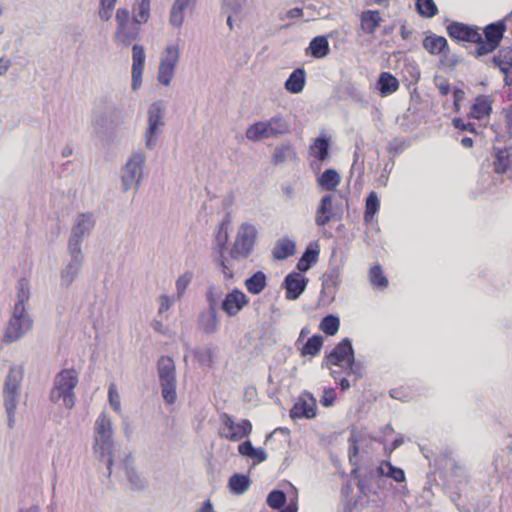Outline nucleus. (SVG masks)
I'll return each mask as SVG.
<instances>
[{"label":"nucleus","instance_id":"1","mask_svg":"<svg viewBox=\"0 0 512 512\" xmlns=\"http://www.w3.org/2000/svg\"><path fill=\"white\" fill-rule=\"evenodd\" d=\"M78 384V373L74 369H63L54 378L53 388L50 391V400L53 403L63 402V406L72 409L76 396L74 389Z\"/></svg>","mask_w":512,"mask_h":512},{"label":"nucleus","instance_id":"2","mask_svg":"<svg viewBox=\"0 0 512 512\" xmlns=\"http://www.w3.org/2000/svg\"><path fill=\"white\" fill-rule=\"evenodd\" d=\"M113 446V429L111 419L105 412H102L94 423V453L97 457L103 459L107 458L108 475L111 474V467L113 460L111 457V450Z\"/></svg>","mask_w":512,"mask_h":512},{"label":"nucleus","instance_id":"3","mask_svg":"<svg viewBox=\"0 0 512 512\" xmlns=\"http://www.w3.org/2000/svg\"><path fill=\"white\" fill-rule=\"evenodd\" d=\"M290 131V123L282 114H276L268 120H262L250 125L246 130V138L258 142L268 138H278Z\"/></svg>","mask_w":512,"mask_h":512},{"label":"nucleus","instance_id":"4","mask_svg":"<svg viewBox=\"0 0 512 512\" xmlns=\"http://www.w3.org/2000/svg\"><path fill=\"white\" fill-rule=\"evenodd\" d=\"M157 372L163 400L166 404H174L177 398V381L173 359L169 356H161L157 362Z\"/></svg>","mask_w":512,"mask_h":512},{"label":"nucleus","instance_id":"5","mask_svg":"<svg viewBox=\"0 0 512 512\" xmlns=\"http://www.w3.org/2000/svg\"><path fill=\"white\" fill-rule=\"evenodd\" d=\"M145 159V154L137 151L126 162L121 172V189L123 192L134 189L136 194L138 191L143 176Z\"/></svg>","mask_w":512,"mask_h":512},{"label":"nucleus","instance_id":"6","mask_svg":"<svg viewBox=\"0 0 512 512\" xmlns=\"http://www.w3.org/2000/svg\"><path fill=\"white\" fill-rule=\"evenodd\" d=\"M33 327V320L26 308L14 307L3 336L4 343H13L23 338Z\"/></svg>","mask_w":512,"mask_h":512},{"label":"nucleus","instance_id":"7","mask_svg":"<svg viewBox=\"0 0 512 512\" xmlns=\"http://www.w3.org/2000/svg\"><path fill=\"white\" fill-rule=\"evenodd\" d=\"M257 240V229L250 223H243L238 229L230 250L233 259H246L253 251Z\"/></svg>","mask_w":512,"mask_h":512},{"label":"nucleus","instance_id":"8","mask_svg":"<svg viewBox=\"0 0 512 512\" xmlns=\"http://www.w3.org/2000/svg\"><path fill=\"white\" fill-rule=\"evenodd\" d=\"M164 108L160 101L153 102L147 113V127L144 132L145 146L153 149L156 146L158 136L164 127Z\"/></svg>","mask_w":512,"mask_h":512},{"label":"nucleus","instance_id":"9","mask_svg":"<svg viewBox=\"0 0 512 512\" xmlns=\"http://www.w3.org/2000/svg\"><path fill=\"white\" fill-rule=\"evenodd\" d=\"M23 374V368L20 366H12L10 368L3 387L5 410H16L20 397Z\"/></svg>","mask_w":512,"mask_h":512},{"label":"nucleus","instance_id":"10","mask_svg":"<svg viewBox=\"0 0 512 512\" xmlns=\"http://www.w3.org/2000/svg\"><path fill=\"white\" fill-rule=\"evenodd\" d=\"M221 428L219 435L232 442H238L252 432V424L248 419L235 422L233 416L228 413L220 414Z\"/></svg>","mask_w":512,"mask_h":512},{"label":"nucleus","instance_id":"11","mask_svg":"<svg viewBox=\"0 0 512 512\" xmlns=\"http://www.w3.org/2000/svg\"><path fill=\"white\" fill-rule=\"evenodd\" d=\"M67 254L69 259L60 270V286L65 289L78 278L85 261L82 249L67 247Z\"/></svg>","mask_w":512,"mask_h":512},{"label":"nucleus","instance_id":"12","mask_svg":"<svg viewBox=\"0 0 512 512\" xmlns=\"http://www.w3.org/2000/svg\"><path fill=\"white\" fill-rule=\"evenodd\" d=\"M95 217L91 212L80 213L76 216L71 228L67 247L82 249V242L88 237L95 227Z\"/></svg>","mask_w":512,"mask_h":512},{"label":"nucleus","instance_id":"13","mask_svg":"<svg viewBox=\"0 0 512 512\" xmlns=\"http://www.w3.org/2000/svg\"><path fill=\"white\" fill-rule=\"evenodd\" d=\"M180 50L176 45H167L161 53L160 64L157 73V81L168 86L175 74L179 61Z\"/></svg>","mask_w":512,"mask_h":512},{"label":"nucleus","instance_id":"14","mask_svg":"<svg viewBox=\"0 0 512 512\" xmlns=\"http://www.w3.org/2000/svg\"><path fill=\"white\" fill-rule=\"evenodd\" d=\"M344 361L348 363V369L353 370L355 357L354 349L349 338H344L325 356L322 367L329 368L331 365L342 366V362Z\"/></svg>","mask_w":512,"mask_h":512},{"label":"nucleus","instance_id":"15","mask_svg":"<svg viewBox=\"0 0 512 512\" xmlns=\"http://www.w3.org/2000/svg\"><path fill=\"white\" fill-rule=\"evenodd\" d=\"M248 303V297L241 290L235 288L224 296L220 308L228 317H234Z\"/></svg>","mask_w":512,"mask_h":512},{"label":"nucleus","instance_id":"16","mask_svg":"<svg viewBox=\"0 0 512 512\" xmlns=\"http://www.w3.org/2000/svg\"><path fill=\"white\" fill-rule=\"evenodd\" d=\"M140 26L141 24L134 22L133 18L123 26H116L113 35L114 42L123 47H128L133 41L139 38L141 32Z\"/></svg>","mask_w":512,"mask_h":512},{"label":"nucleus","instance_id":"17","mask_svg":"<svg viewBox=\"0 0 512 512\" xmlns=\"http://www.w3.org/2000/svg\"><path fill=\"white\" fill-rule=\"evenodd\" d=\"M316 411V399L309 392H305L290 410V417L312 419L316 416Z\"/></svg>","mask_w":512,"mask_h":512},{"label":"nucleus","instance_id":"18","mask_svg":"<svg viewBox=\"0 0 512 512\" xmlns=\"http://www.w3.org/2000/svg\"><path fill=\"white\" fill-rule=\"evenodd\" d=\"M447 33L450 38L458 41L473 42L479 41L480 39L478 27L460 22H452L449 24L447 26Z\"/></svg>","mask_w":512,"mask_h":512},{"label":"nucleus","instance_id":"19","mask_svg":"<svg viewBox=\"0 0 512 512\" xmlns=\"http://www.w3.org/2000/svg\"><path fill=\"white\" fill-rule=\"evenodd\" d=\"M308 279L298 272L288 274L283 282L286 290V298L289 300H296L305 291Z\"/></svg>","mask_w":512,"mask_h":512},{"label":"nucleus","instance_id":"20","mask_svg":"<svg viewBox=\"0 0 512 512\" xmlns=\"http://www.w3.org/2000/svg\"><path fill=\"white\" fill-rule=\"evenodd\" d=\"M219 315L218 310L206 308L198 317V328L206 335H212L218 331Z\"/></svg>","mask_w":512,"mask_h":512},{"label":"nucleus","instance_id":"21","mask_svg":"<svg viewBox=\"0 0 512 512\" xmlns=\"http://www.w3.org/2000/svg\"><path fill=\"white\" fill-rule=\"evenodd\" d=\"M333 218V196L331 194H326L321 198L316 209L315 223L319 227H324Z\"/></svg>","mask_w":512,"mask_h":512},{"label":"nucleus","instance_id":"22","mask_svg":"<svg viewBox=\"0 0 512 512\" xmlns=\"http://www.w3.org/2000/svg\"><path fill=\"white\" fill-rule=\"evenodd\" d=\"M297 160V153L289 142L276 146L271 157V163L275 166L282 165L288 161L296 162Z\"/></svg>","mask_w":512,"mask_h":512},{"label":"nucleus","instance_id":"23","mask_svg":"<svg viewBox=\"0 0 512 512\" xmlns=\"http://www.w3.org/2000/svg\"><path fill=\"white\" fill-rule=\"evenodd\" d=\"M195 6L183 0H174L169 14V23L174 28H180L185 20V11L193 10Z\"/></svg>","mask_w":512,"mask_h":512},{"label":"nucleus","instance_id":"24","mask_svg":"<svg viewBox=\"0 0 512 512\" xmlns=\"http://www.w3.org/2000/svg\"><path fill=\"white\" fill-rule=\"evenodd\" d=\"M320 248L317 242L310 244L302 254L297 263V269L300 272L308 271L314 264L317 263L319 258Z\"/></svg>","mask_w":512,"mask_h":512},{"label":"nucleus","instance_id":"25","mask_svg":"<svg viewBox=\"0 0 512 512\" xmlns=\"http://www.w3.org/2000/svg\"><path fill=\"white\" fill-rule=\"evenodd\" d=\"M381 22L382 18L380 17V13L377 10L363 11L360 15L361 30L365 34H373Z\"/></svg>","mask_w":512,"mask_h":512},{"label":"nucleus","instance_id":"26","mask_svg":"<svg viewBox=\"0 0 512 512\" xmlns=\"http://www.w3.org/2000/svg\"><path fill=\"white\" fill-rule=\"evenodd\" d=\"M505 31H506V25H505L504 21L500 20V21L491 23L484 28L485 41L487 43L492 44L495 47H498L503 38Z\"/></svg>","mask_w":512,"mask_h":512},{"label":"nucleus","instance_id":"27","mask_svg":"<svg viewBox=\"0 0 512 512\" xmlns=\"http://www.w3.org/2000/svg\"><path fill=\"white\" fill-rule=\"evenodd\" d=\"M491 100L488 96L480 95L476 97L475 102L470 108L469 116L475 119H483L488 116L492 110Z\"/></svg>","mask_w":512,"mask_h":512},{"label":"nucleus","instance_id":"28","mask_svg":"<svg viewBox=\"0 0 512 512\" xmlns=\"http://www.w3.org/2000/svg\"><path fill=\"white\" fill-rule=\"evenodd\" d=\"M305 81V70L297 68L289 75L288 79L285 81L284 87L288 92L298 94L303 90Z\"/></svg>","mask_w":512,"mask_h":512},{"label":"nucleus","instance_id":"29","mask_svg":"<svg viewBox=\"0 0 512 512\" xmlns=\"http://www.w3.org/2000/svg\"><path fill=\"white\" fill-rule=\"evenodd\" d=\"M296 244L293 240L282 238L278 240L273 248L272 255L276 260H285L295 254Z\"/></svg>","mask_w":512,"mask_h":512},{"label":"nucleus","instance_id":"30","mask_svg":"<svg viewBox=\"0 0 512 512\" xmlns=\"http://www.w3.org/2000/svg\"><path fill=\"white\" fill-rule=\"evenodd\" d=\"M492 62L501 73H512V48L502 47L499 49L497 55L492 58Z\"/></svg>","mask_w":512,"mask_h":512},{"label":"nucleus","instance_id":"31","mask_svg":"<svg viewBox=\"0 0 512 512\" xmlns=\"http://www.w3.org/2000/svg\"><path fill=\"white\" fill-rule=\"evenodd\" d=\"M127 481L134 490H141L145 487V480L135 471L131 464L130 456L121 463Z\"/></svg>","mask_w":512,"mask_h":512},{"label":"nucleus","instance_id":"32","mask_svg":"<svg viewBox=\"0 0 512 512\" xmlns=\"http://www.w3.org/2000/svg\"><path fill=\"white\" fill-rule=\"evenodd\" d=\"M423 47L432 55L448 51L447 40L442 36L430 35L423 40Z\"/></svg>","mask_w":512,"mask_h":512},{"label":"nucleus","instance_id":"33","mask_svg":"<svg viewBox=\"0 0 512 512\" xmlns=\"http://www.w3.org/2000/svg\"><path fill=\"white\" fill-rule=\"evenodd\" d=\"M377 84L381 96L390 95L399 88L398 80L390 72H382L379 75Z\"/></svg>","mask_w":512,"mask_h":512},{"label":"nucleus","instance_id":"34","mask_svg":"<svg viewBox=\"0 0 512 512\" xmlns=\"http://www.w3.org/2000/svg\"><path fill=\"white\" fill-rule=\"evenodd\" d=\"M308 51L314 58L321 59L326 57L330 52L326 36L319 35L314 37L309 44Z\"/></svg>","mask_w":512,"mask_h":512},{"label":"nucleus","instance_id":"35","mask_svg":"<svg viewBox=\"0 0 512 512\" xmlns=\"http://www.w3.org/2000/svg\"><path fill=\"white\" fill-rule=\"evenodd\" d=\"M251 480L248 475L235 473L228 481V487L236 495L244 494L250 487Z\"/></svg>","mask_w":512,"mask_h":512},{"label":"nucleus","instance_id":"36","mask_svg":"<svg viewBox=\"0 0 512 512\" xmlns=\"http://www.w3.org/2000/svg\"><path fill=\"white\" fill-rule=\"evenodd\" d=\"M323 190H335L341 182V177L335 169H326L317 180Z\"/></svg>","mask_w":512,"mask_h":512},{"label":"nucleus","instance_id":"37","mask_svg":"<svg viewBox=\"0 0 512 512\" xmlns=\"http://www.w3.org/2000/svg\"><path fill=\"white\" fill-rule=\"evenodd\" d=\"M379 476H386L396 482H404L406 480L403 469L393 466L389 461H382L377 468Z\"/></svg>","mask_w":512,"mask_h":512},{"label":"nucleus","instance_id":"38","mask_svg":"<svg viewBox=\"0 0 512 512\" xmlns=\"http://www.w3.org/2000/svg\"><path fill=\"white\" fill-rule=\"evenodd\" d=\"M132 18L136 23L145 24L150 18V0H135Z\"/></svg>","mask_w":512,"mask_h":512},{"label":"nucleus","instance_id":"39","mask_svg":"<svg viewBox=\"0 0 512 512\" xmlns=\"http://www.w3.org/2000/svg\"><path fill=\"white\" fill-rule=\"evenodd\" d=\"M245 287L251 294H260L266 287V275L262 271H257L245 280Z\"/></svg>","mask_w":512,"mask_h":512},{"label":"nucleus","instance_id":"40","mask_svg":"<svg viewBox=\"0 0 512 512\" xmlns=\"http://www.w3.org/2000/svg\"><path fill=\"white\" fill-rule=\"evenodd\" d=\"M323 344V337L321 335H313L302 346L300 352L302 356L315 357L319 354Z\"/></svg>","mask_w":512,"mask_h":512},{"label":"nucleus","instance_id":"41","mask_svg":"<svg viewBox=\"0 0 512 512\" xmlns=\"http://www.w3.org/2000/svg\"><path fill=\"white\" fill-rule=\"evenodd\" d=\"M380 200L376 192L371 191L365 201L364 221L370 222L379 211Z\"/></svg>","mask_w":512,"mask_h":512},{"label":"nucleus","instance_id":"42","mask_svg":"<svg viewBox=\"0 0 512 512\" xmlns=\"http://www.w3.org/2000/svg\"><path fill=\"white\" fill-rule=\"evenodd\" d=\"M329 147V139L324 136H319L314 140L311 149L313 150L314 156L319 161H325L329 155Z\"/></svg>","mask_w":512,"mask_h":512},{"label":"nucleus","instance_id":"43","mask_svg":"<svg viewBox=\"0 0 512 512\" xmlns=\"http://www.w3.org/2000/svg\"><path fill=\"white\" fill-rule=\"evenodd\" d=\"M205 299L207 302V308L218 310L219 304L223 300V290L221 287L211 285L208 287L205 293Z\"/></svg>","mask_w":512,"mask_h":512},{"label":"nucleus","instance_id":"44","mask_svg":"<svg viewBox=\"0 0 512 512\" xmlns=\"http://www.w3.org/2000/svg\"><path fill=\"white\" fill-rule=\"evenodd\" d=\"M17 301L14 307L26 308L25 303L30 299L29 282L25 278H21L17 282Z\"/></svg>","mask_w":512,"mask_h":512},{"label":"nucleus","instance_id":"45","mask_svg":"<svg viewBox=\"0 0 512 512\" xmlns=\"http://www.w3.org/2000/svg\"><path fill=\"white\" fill-rule=\"evenodd\" d=\"M369 280L374 288L384 289L388 286V279L383 274L380 265H373L369 271Z\"/></svg>","mask_w":512,"mask_h":512},{"label":"nucleus","instance_id":"46","mask_svg":"<svg viewBox=\"0 0 512 512\" xmlns=\"http://www.w3.org/2000/svg\"><path fill=\"white\" fill-rule=\"evenodd\" d=\"M340 327V320L338 316L329 314L325 316L319 325L320 330L329 336L335 335Z\"/></svg>","mask_w":512,"mask_h":512},{"label":"nucleus","instance_id":"47","mask_svg":"<svg viewBox=\"0 0 512 512\" xmlns=\"http://www.w3.org/2000/svg\"><path fill=\"white\" fill-rule=\"evenodd\" d=\"M415 7L418 14L424 18H432L438 13L437 6L433 0H417Z\"/></svg>","mask_w":512,"mask_h":512},{"label":"nucleus","instance_id":"48","mask_svg":"<svg viewBox=\"0 0 512 512\" xmlns=\"http://www.w3.org/2000/svg\"><path fill=\"white\" fill-rule=\"evenodd\" d=\"M266 502L270 508L278 510L286 503V494L282 490H272L268 494Z\"/></svg>","mask_w":512,"mask_h":512},{"label":"nucleus","instance_id":"49","mask_svg":"<svg viewBox=\"0 0 512 512\" xmlns=\"http://www.w3.org/2000/svg\"><path fill=\"white\" fill-rule=\"evenodd\" d=\"M132 59V70L143 71L146 59L143 46L135 44L132 47Z\"/></svg>","mask_w":512,"mask_h":512},{"label":"nucleus","instance_id":"50","mask_svg":"<svg viewBox=\"0 0 512 512\" xmlns=\"http://www.w3.org/2000/svg\"><path fill=\"white\" fill-rule=\"evenodd\" d=\"M192 280L193 273L191 271H186L178 277L176 280V295L178 298H181L184 295Z\"/></svg>","mask_w":512,"mask_h":512},{"label":"nucleus","instance_id":"51","mask_svg":"<svg viewBox=\"0 0 512 512\" xmlns=\"http://www.w3.org/2000/svg\"><path fill=\"white\" fill-rule=\"evenodd\" d=\"M215 264L221 270L226 279L233 277V272L229 261L225 258L223 251H218V255L215 257Z\"/></svg>","mask_w":512,"mask_h":512},{"label":"nucleus","instance_id":"52","mask_svg":"<svg viewBox=\"0 0 512 512\" xmlns=\"http://www.w3.org/2000/svg\"><path fill=\"white\" fill-rule=\"evenodd\" d=\"M221 2L222 10L225 13H232L234 15H238L241 13L246 0H221Z\"/></svg>","mask_w":512,"mask_h":512},{"label":"nucleus","instance_id":"53","mask_svg":"<svg viewBox=\"0 0 512 512\" xmlns=\"http://www.w3.org/2000/svg\"><path fill=\"white\" fill-rule=\"evenodd\" d=\"M472 43H476V48L475 50L472 52V54L475 56V57H481V56H484V55H487V54H490L492 53L497 47L493 46L492 44L490 43H487L482 35L480 34V39L479 41H473Z\"/></svg>","mask_w":512,"mask_h":512},{"label":"nucleus","instance_id":"54","mask_svg":"<svg viewBox=\"0 0 512 512\" xmlns=\"http://www.w3.org/2000/svg\"><path fill=\"white\" fill-rule=\"evenodd\" d=\"M108 398L111 407L113 410L117 413L121 412V405H120V396L117 392L116 386L114 384H111L108 389Z\"/></svg>","mask_w":512,"mask_h":512},{"label":"nucleus","instance_id":"55","mask_svg":"<svg viewBox=\"0 0 512 512\" xmlns=\"http://www.w3.org/2000/svg\"><path fill=\"white\" fill-rule=\"evenodd\" d=\"M194 357L203 366H209L212 362V353L208 348L195 350Z\"/></svg>","mask_w":512,"mask_h":512},{"label":"nucleus","instance_id":"56","mask_svg":"<svg viewBox=\"0 0 512 512\" xmlns=\"http://www.w3.org/2000/svg\"><path fill=\"white\" fill-rule=\"evenodd\" d=\"M116 4L114 3H108V2H101L100 1V8L98 11V15L101 20L108 21L112 17V11L114 9Z\"/></svg>","mask_w":512,"mask_h":512},{"label":"nucleus","instance_id":"57","mask_svg":"<svg viewBox=\"0 0 512 512\" xmlns=\"http://www.w3.org/2000/svg\"><path fill=\"white\" fill-rule=\"evenodd\" d=\"M442 461H445V466L451 465L455 475H457L458 471L463 470V467L452 457V452L450 450H445L442 453Z\"/></svg>","mask_w":512,"mask_h":512},{"label":"nucleus","instance_id":"58","mask_svg":"<svg viewBox=\"0 0 512 512\" xmlns=\"http://www.w3.org/2000/svg\"><path fill=\"white\" fill-rule=\"evenodd\" d=\"M132 20L130 11L126 8H118L115 15L116 26H123Z\"/></svg>","mask_w":512,"mask_h":512},{"label":"nucleus","instance_id":"59","mask_svg":"<svg viewBox=\"0 0 512 512\" xmlns=\"http://www.w3.org/2000/svg\"><path fill=\"white\" fill-rule=\"evenodd\" d=\"M216 242L219 246V251H223L228 242V232L227 228L224 227V223L220 225L219 231L216 234Z\"/></svg>","mask_w":512,"mask_h":512},{"label":"nucleus","instance_id":"60","mask_svg":"<svg viewBox=\"0 0 512 512\" xmlns=\"http://www.w3.org/2000/svg\"><path fill=\"white\" fill-rule=\"evenodd\" d=\"M336 398L335 391L333 389H325L320 399V403L324 407H330Z\"/></svg>","mask_w":512,"mask_h":512},{"label":"nucleus","instance_id":"61","mask_svg":"<svg viewBox=\"0 0 512 512\" xmlns=\"http://www.w3.org/2000/svg\"><path fill=\"white\" fill-rule=\"evenodd\" d=\"M453 125L456 129L462 130V131H469L471 133H475V126L474 124L470 122H464L461 118H454L453 119Z\"/></svg>","mask_w":512,"mask_h":512},{"label":"nucleus","instance_id":"62","mask_svg":"<svg viewBox=\"0 0 512 512\" xmlns=\"http://www.w3.org/2000/svg\"><path fill=\"white\" fill-rule=\"evenodd\" d=\"M249 458L254 460L256 463H261V462H264L268 458V455L263 448L254 447V449L251 453V456Z\"/></svg>","mask_w":512,"mask_h":512},{"label":"nucleus","instance_id":"63","mask_svg":"<svg viewBox=\"0 0 512 512\" xmlns=\"http://www.w3.org/2000/svg\"><path fill=\"white\" fill-rule=\"evenodd\" d=\"M253 449H254V446L252 445L250 440H246L238 446V452L242 456H245L247 458H249L251 456Z\"/></svg>","mask_w":512,"mask_h":512},{"label":"nucleus","instance_id":"64","mask_svg":"<svg viewBox=\"0 0 512 512\" xmlns=\"http://www.w3.org/2000/svg\"><path fill=\"white\" fill-rule=\"evenodd\" d=\"M302 16H303V10L301 8L296 7V8L290 9L284 15L280 14L279 18L281 20L297 19V18H301Z\"/></svg>","mask_w":512,"mask_h":512}]
</instances>
